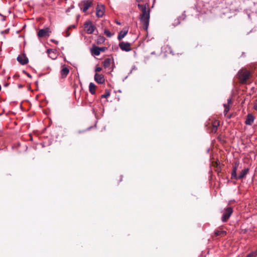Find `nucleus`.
Masks as SVG:
<instances>
[{
  "instance_id": "obj_14",
  "label": "nucleus",
  "mask_w": 257,
  "mask_h": 257,
  "mask_svg": "<svg viewBox=\"0 0 257 257\" xmlns=\"http://www.w3.org/2000/svg\"><path fill=\"white\" fill-rule=\"evenodd\" d=\"M254 121V117L251 114H248L247 116L245 123L247 125H251Z\"/></svg>"
},
{
  "instance_id": "obj_4",
  "label": "nucleus",
  "mask_w": 257,
  "mask_h": 257,
  "mask_svg": "<svg viewBox=\"0 0 257 257\" xmlns=\"http://www.w3.org/2000/svg\"><path fill=\"white\" fill-rule=\"evenodd\" d=\"M233 210L230 207H227L224 209V212L222 214L221 220L222 222H226L229 219L231 214L232 213Z\"/></svg>"
},
{
  "instance_id": "obj_16",
  "label": "nucleus",
  "mask_w": 257,
  "mask_h": 257,
  "mask_svg": "<svg viewBox=\"0 0 257 257\" xmlns=\"http://www.w3.org/2000/svg\"><path fill=\"white\" fill-rule=\"evenodd\" d=\"M248 171L249 169L248 168L243 169L238 176V179H243L245 176V175L248 173Z\"/></svg>"
},
{
  "instance_id": "obj_34",
  "label": "nucleus",
  "mask_w": 257,
  "mask_h": 257,
  "mask_svg": "<svg viewBox=\"0 0 257 257\" xmlns=\"http://www.w3.org/2000/svg\"><path fill=\"white\" fill-rule=\"evenodd\" d=\"M50 51H51L50 50H48V53H50Z\"/></svg>"
},
{
  "instance_id": "obj_30",
  "label": "nucleus",
  "mask_w": 257,
  "mask_h": 257,
  "mask_svg": "<svg viewBox=\"0 0 257 257\" xmlns=\"http://www.w3.org/2000/svg\"><path fill=\"white\" fill-rule=\"evenodd\" d=\"M231 102V98H228L227 99V104L228 105V104L230 103Z\"/></svg>"
},
{
  "instance_id": "obj_6",
  "label": "nucleus",
  "mask_w": 257,
  "mask_h": 257,
  "mask_svg": "<svg viewBox=\"0 0 257 257\" xmlns=\"http://www.w3.org/2000/svg\"><path fill=\"white\" fill-rule=\"evenodd\" d=\"M92 2L91 0H86L84 1L81 4H79V6H83L82 11L83 12H86L87 10L92 6Z\"/></svg>"
},
{
  "instance_id": "obj_24",
  "label": "nucleus",
  "mask_w": 257,
  "mask_h": 257,
  "mask_svg": "<svg viewBox=\"0 0 257 257\" xmlns=\"http://www.w3.org/2000/svg\"><path fill=\"white\" fill-rule=\"evenodd\" d=\"M223 105L225 108L224 112L225 114H226L229 110V107L228 106V104H224Z\"/></svg>"
},
{
  "instance_id": "obj_12",
  "label": "nucleus",
  "mask_w": 257,
  "mask_h": 257,
  "mask_svg": "<svg viewBox=\"0 0 257 257\" xmlns=\"http://www.w3.org/2000/svg\"><path fill=\"white\" fill-rule=\"evenodd\" d=\"M128 29L127 28H124L122 31H121L118 34L117 39L119 41H120L123 39L127 34Z\"/></svg>"
},
{
  "instance_id": "obj_1",
  "label": "nucleus",
  "mask_w": 257,
  "mask_h": 257,
  "mask_svg": "<svg viewBox=\"0 0 257 257\" xmlns=\"http://www.w3.org/2000/svg\"><path fill=\"white\" fill-rule=\"evenodd\" d=\"M138 7L142 11V14L141 15L140 17L141 22L143 25L144 29L147 30L149 25L150 19V10L147 8V7H148V5L138 4Z\"/></svg>"
},
{
  "instance_id": "obj_19",
  "label": "nucleus",
  "mask_w": 257,
  "mask_h": 257,
  "mask_svg": "<svg viewBox=\"0 0 257 257\" xmlns=\"http://www.w3.org/2000/svg\"><path fill=\"white\" fill-rule=\"evenodd\" d=\"M226 232L224 230H216L214 232V234L216 236H223L226 234Z\"/></svg>"
},
{
  "instance_id": "obj_23",
  "label": "nucleus",
  "mask_w": 257,
  "mask_h": 257,
  "mask_svg": "<svg viewBox=\"0 0 257 257\" xmlns=\"http://www.w3.org/2000/svg\"><path fill=\"white\" fill-rule=\"evenodd\" d=\"M231 179H238V176H237V174H236V172H235V171H232V172L231 173Z\"/></svg>"
},
{
  "instance_id": "obj_21",
  "label": "nucleus",
  "mask_w": 257,
  "mask_h": 257,
  "mask_svg": "<svg viewBox=\"0 0 257 257\" xmlns=\"http://www.w3.org/2000/svg\"><path fill=\"white\" fill-rule=\"evenodd\" d=\"M257 255V249L248 254L246 257H256Z\"/></svg>"
},
{
  "instance_id": "obj_20",
  "label": "nucleus",
  "mask_w": 257,
  "mask_h": 257,
  "mask_svg": "<svg viewBox=\"0 0 257 257\" xmlns=\"http://www.w3.org/2000/svg\"><path fill=\"white\" fill-rule=\"evenodd\" d=\"M75 28L74 25H71L69 26L67 29L65 31V37H69L70 35V33L69 32V30H71L72 28Z\"/></svg>"
},
{
  "instance_id": "obj_3",
  "label": "nucleus",
  "mask_w": 257,
  "mask_h": 257,
  "mask_svg": "<svg viewBox=\"0 0 257 257\" xmlns=\"http://www.w3.org/2000/svg\"><path fill=\"white\" fill-rule=\"evenodd\" d=\"M84 28L85 31L88 34L93 33L95 30H96L95 26L92 24L91 21H87L84 24Z\"/></svg>"
},
{
  "instance_id": "obj_29",
  "label": "nucleus",
  "mask_w": 257,
  "mask_h": 257,
  "mask_svg": "<svg viewBox=\"0 0 257 257\" xmlns=\"http://www.w3.org/2000/svg\"><path fill=\"white\" fill-rule=\"evenodd\" d=\"M99 49H100V52H104L106 48L105 47H99Z\"/></svg>"
},
{
  "instance_id": "obj_11",
  "label": "nucleus",
  "mask_w": 257,
  "mask_h": 257,
  "mask_svg": "<svg viewBox=\"0 0 257 257\" xmlns=\"http://www.w3.org/2000/svg\"><path fill=\"white\" fill-rule=\"evenodd\" d=\"M17 60L22 65H25L28 63V59L24 55L19 56Z\"/></svg>"
},
{
  "instance_id": "obj_15",
  "label": "nucleus",
  "mask_w": 257,
  "mask_h": 257,
  "mask_svg": "<svg viewBox=\"0 0 257 257\" xmlns=\"http://www.w3.org/2000/svg\"><path fill=\"white\" fill-rule=\"evenodd\" d=\"M219 125V121L215 120L212 123V127L211 132L213 133H215L217 132V127Z\"/></svg>"
},
{
  "instance_id": "obj_13",
  "label": "nucleus",
  "mask_w": 257,
  "mask_h": 257,
  "mask_svg": "<svg viewBox=\"0 0 257 257\" xmlns=\"http://www.w3.org/2000/svg\"><path fill=\"white\" fill-rule=\"evenodd\" d=\"M91 52L95 56H98L100 54V49L97 46H93L91 49Z\"/></svg>"
},
{
  "instance_id": "obj_8",
  "label": "nucleus",
  "mask_w": 257,
  "mask_h": 257,
  "mask_svg": "<svg viewBox=\"0 0 257 257\" xmlns=\"http://www.w3.org/2000/svg\"><path fill=\"white\" fill-rule=\"evenodd\" d=\"M50 32V29L48 28L41 29L38 32V36L40 38L48 36Z\"/></svg>"
},
{
  "instance_id": "obj_5",
  "label": "nucleus",
  "mask_w": 257,
  "mask_h": 257,
  "mask_svg": "<svg viewBox=\"0 0 257 257\" xmlns=\"http://www.w3.org/2000/svg\"><path fill=\"white\" fill-rule=\"evenodd\" d=\"M105 11V7L104 5L98 4L96 8V15L98 18L103 17Z\"/></svg>"
},
{
  "instance_id": "obj_27",
  "label": "nucleus",
  "mask_w": 257,
  "mask_h": 257,
  "mask_svg": "<svg viewBox=\"0 0 257 257\" xmlns=\"http://www.w3.org/2000/svg\"><path fill=\"white\" fill-rule=\"evenodd\" d=\"M253 108L257 110V99L254 102Z\"/></svg>"
},
{
  "instance_id": "obj_10",
  "label": "nucleus",
  "mask_w": 257,
  "mask_h": 257,
  "mask_svg": "<svg viewBox=\"0 0 257 257\" xmlns=\"http://www.w3.org/2000/svg\"><path fill=\"white\" fill-rule=\"evenodd\" d=\"M94 80L99 84H102L105 81L104 76L102 74H99L97 73L94 75Z\"/></svg>"
},
{
  "instance_id": "obj_17",
  "label": "nucleus",
  "mask_w": 257,
  "mask_h": 257,
  "mask_svg": "<svg viewBox=\"0 0 257 257\" xmlns=\"http://www.w3.org/2000/svg\"><path fill=\"white\" fill-rule=\"evenodd\" d=\"M95 88H96V86H95V85L93 83L91 82L89 84V90L90 92L92 94H95Z\"/></svg>"
},
{
  "instance_id": "obj_7",
  "label": "nucleus",
  "mask_w": 257,
  "mask_h": 257,
  "mask_svg": "<svg viewBox=\"0 0 257 257\" xmlns=\"http://www.w3.org/2000/svg\"><path fill=\"white\" fill-rule=\"evenodd\" d=\"M119 46L122 51L128 52L131 50V44L128 42H121L119 43Z\"/></svg>"
},
{
  "instance_id": "obj_2",
  "label": "nucleus",
  "mask_w": 257,
  "mask_h": 257,
  "mask_svg": "<svg viewBox=\"0 0 257 257\" xmlns=\"http://www.w3.org/2000/svg\"><path fill=\"white\" fill-rule=\"evenodd\" d=\"M238 78L242 83H244L249 79L250 73L245 69L240 70L238 73Z\"/></svg>"
},
{
  "instance_id": "obj_32",
  "label": "nucleus",
  "mask_w": 257,
  "mask_h": 257,
  "mask_svg": "<svg viewBox=\"0 0 257 257\" xmlns=\"http://www.w3.org/2000/svg\"><path fill=\"white\" fill-rule=\"evenodd\" d=\"M136 1L138 2H143V0H136Z\"/></svg>"
},
{
  "instance_id": "obj_33",
  "label": "nucleus",
  "mask_w": 257,
  "mask_h": 257,
  "mask_svg": "<svg viewBox=\"0 0 257 257\" xmlns=\"http://www.w3.org/2000/svg\"><path fill=\"white\" fill-rule=\"evenodd\" d=\"M116 24H118V25H120V23L118 22H116Z\"/></svg>"
},
{
  "instance_id": "obj_9",
  "label": "nucleus",
  "mask_w": 257,
  "mask_h": 257,
  "mask_svg": "<svg viewBox=\"0 0 257 257\" xmlns=\"http://www.w3.org/2000/svg\"><path fill=\"white\" fill-rule=\"evenodd\" d=\"M69 72V69L68 67L63 65L61 66L60 71L61 77L62 78H65Z\"/></svg>"
},
{
  "instance_id": "obj_18",
  "label": "nucleus",
  "mask_w": 257,
  "mask_h": 257,
  "mask_svg": "<svg viewBox=\"0 0 257 257\" xmlns=\"http://www.w3.org/2000/svg\"><path fill=\"white\" fill-rule=\"evenodd\" d=\"M111 63V59L109 58L106 59L102 63L103 66L105 68L109 67Z\"/></svg>"
},
{
  "instance_id": "obj_22",
  "label": "nucleus",
  "mask_w": 257,
  "mask_h": 257,
  "mask_svg": "<svg viewBox=\"0 0 257 257\" xmlns=\"http://www.w3.org/2000/svg\"><path fill=\"white\" fill-rule=\"evenodd\" d=\"M104 33L107 37L109 38L111 37L113 35V34L107 29H104Z\"/></svg>"
},
{
  "instance_id": "obj_26",
  "label": "nucleus",
  "mask_w": 257,
  "mask_h": 257,
  "mask_svg": "<svg viewBox=\"0 0 257 257\" xmlns=\"http://www.w3.org/2000/svg\"><path fill=\"white\" fill-rule=\"evenodd\" d=\"M102 70V68L100 67H96L95 69V71L96 72H100Z\"/></svg>"
},
{
  "instance_id": "obj_31",
  "label": "nucleus",
  "mask_w": 257,
  "mask_h": 257,
  "mask_svg": "<svg viewBox=\"0 0 257 257\" xmlns=\"http://www.w3.org/2000/svg\"><path fill=\"white\" fill-rule=\"evenodd\" d=\"M54 43H55L56 44H58V42L57 41H56V40H52Z\"/></svg>"
},
{
  "instance_id": "obj_25",
  "label": "nucleus",
  "mask_w": 257,
  "mask_h": 257,
  "mask_svg": "<svg viewBox=\"0 0 257 257\" xmlns=\"http://www.w3.org/2000/svg\"><path fill=\"white\" fill-rule=\"evenodd\" d=\"M110 95V93L109 92H105V94L101 95L102 98H107Z\"/></svg>"
},
{
  "instance_id": "obj_28",
  "label": "nucleus",
  "mask_w": 257,
  "mask_h": 257,
  "mask_svg": "<svg viewBox=\"0 0 257 257\" xmlns=\"http://www.w3.org/2000/svg\"><path fill=\"white\" fill-rule=\"evenodd\" d=\"M238 164H236L235 166L233 167V171L236 172L237 169Z\"/></svg>"
}]
</instances>
